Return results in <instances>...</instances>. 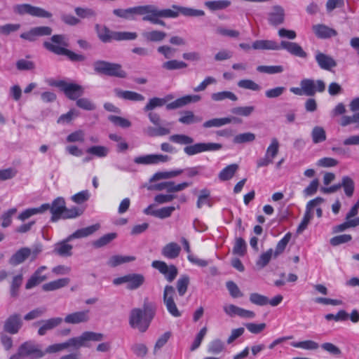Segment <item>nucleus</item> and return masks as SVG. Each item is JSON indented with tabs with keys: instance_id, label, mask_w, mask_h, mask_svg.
<instances>
[{
	"instance_id": "nucleus-1",
	"label": "nucleus",
	"mask_w": 359,
	"mask_h": 359,
	"mask_svg": "<svg viewBox=\"0 0 359 359\" xmlns=\"http://www.w3.org/2000/svg\"><path fill=\"white\" fill-rule=\"evenodd\" d=\"M104 338V335L102 333L87 331L65 342L49 345L44 351L43 350V352H45L46 355L58 353L69 348L79 350L81 347H89V341H101Z\"/></svg>"
},
{
	"instance_id": "nucleus-2",
	"label": "nucleus",
	"mask_w": 359,
	"mask_h": 359,
	"mask_svg": "<svg viewBox=\"0 0 359 359\" xmlns=\"http://www.w3.org/2000/svg\"><path fill=\"white\" fill-rule=\"evenodd\" d=\"M156 313V306L154 303L144 300L143 309L135 308L130 311L129 325L133 329L140 332L147 330Z\"/></svg>"
},
{
	"instance_id": "nucleus-3",
	"label": "nucleus",
	"mask_w": 359,
	"mask_h": 359,
	"mask_svg": "<svg viewBox=\"0 0 359 359\" xmlns=\"http://www.w3.org/2000/svg\"><path fill=\"white\" fill-rule=\"evenodd\" d=\"M252 48L255 50H262L285 49L290 54L299 57L304 58L307 56L306 53L298 43L287 41H282L279 44L273 40H257L252 43Z\"/></svg>"
},
{
	"instance_id": "nucleus-4",
	"label": "nucleus",
	"mask_w": 359,
	"mask_h": 359,
	"mask_svg": "<svg viewBox=\"0 0 359 359\" xmlns=\"http://www.w3.org/2000/svg\"><path fill=\"white\" fill-rule=\"evenodd\" d=\"M180 15L177 8L158 9L153 4L147 5V15L142 18L144 21H149L154 25L165 26V22L161 18H176Z\"/></svg>"
},
{
	"instance_id": "nucleus-5",
	"label": "nucleus",
	"mask_w": 359,
	"mask_h": 359,
	"mask_svg": "<svg viewBox=\"0 0 359 359\" xmlns=\"http://www.w3.org/2000/svg\"><path fill=\"white\" fill-rule=\"evenodd\" d=\"M13 11L15 14L19 15H29L32 17L50 18L52 13L45 9L32 6L29 4H16L13 7Z\"/></svg>"
},
{
	"instance_id": "nucleus-6",
	"label": "nucleus",
	"mask_w": 359,
	"mask_h": 359,
	"mask_svg": "<svg viewBox=\"0 0 359 359\" xmlns=\"http://www.w3.org/2000/svg\"><path fill=\"white\" fill-rule=\"evenodd\" d=\"M145 277L142 273H131L123 276L114 278L113 283L116 285L126 284L129 290H135L144 285Z\"/></svg>"
},
{
	"instance_id": "nucleus-7",
	"label": "nucleus",
	"mask_w": 359,
	"mask_h": 359,
	"mask_svg": "<svg viewBox=\"0 0 359 359\" xmlns=\"http://www.w3.org/2000/svg\"><path fill=\"white\" fill-rule=\"evenodd\" d=\"M175 288L170 285L165 286L163 290V300L168 313L175 318L180 317L182 313L178 309L174 297L175 296Z\"/></svg>"
},
{
	"instance_id": "nucleus-8",
	"label": "nucleus",
	"mask_w": 359,
	"mask_h": 359,
	"mask_svg": "<svg viewBox=\"0 0 359 359\" xmlns=\"http://www.w3.org/2000/svg\"><path fill=\"white\" fill-rule=\"evenodd\" d=\"M51 85L60 88L65 93L66 96L72 100H77L84 93L81 86L72 83H67L65 81H55L51 83Z\"/></svg>"
},
{
	"instance_id": "nucleus-9",
	"label": "nucleus",
	"mask_w": 359,
	"mask_h": 359,
	"mask_svg": "<svg viewBox=\"0 0 359 359\" xmlns=\"http://www.w3.org/2000/svg\"><path fill=\"white\" fill-rule=\"evenodd\" d=\"M113 14L118 18L128 20H134L137 15H147V5L138 6L126 9L116 8L113 10Z\"/></svg>"
},
{
	"instance_id": "nucleus-10",
	"label": "nucleus",
	"mask_w": 359,
	"mask_h": 359,
	"mask_svg": "<svg viewBox=\"0 0 359 359\" xmlns=\"http://www.w3.org/2000/svg\"><path fill=\"white\" fill-rule=\"evenodd\" d=\"M23 326L22 316L18 313L9 315L4 322L3 330L10 334H18Z\"/></svg>"
},
{
	"instance_id": "nucleus-11",
	"label": "nucleus",
	"mask_w": 359,
	"mask_h": 359,
	"mask_svg": "<svg viewBox=\"0 0 359 359\" xmlns=\"http://www.w3.org/2000/svg\"><path fill=\"white\" fill-rule=\"evenodd\" d=\"M25 358L31 359H39L45 356V352H43L40 344L34 341H26L19 346Z\"/></svg>"
},
{
	"instance_id": "nucleus-12",
	"label": "nucleus",
	"mask_w": 359,
	"mask_h": 359,
	"mask_svg": "<svg viewBox=\"0 0 359 359\" xmlns=\"http://www.w3.org/2000/svg\"><path fill=\"white\" fill-rule=\"evenodd\" d=\"M323 201L324 199L323 198L316 197V198L308 202L306 204L304 215L297 230L298 233H301L304 230L306 229L310 220L313 217L312 210L314 207L320 205L323 203Z\"/></svg>"
},
{
	"instance_id": "nucleus-13",
	"label": "nucleus",
	"mask_w": 359,
	"mask_h": 359,
	"mask_svg": "<svg viewBox=\"0 0 359 359\" xmlns=\"http://www.w3.org/2000/svg\"><path fill=\"white\" fill-rule=\"evenodd\" d=\"M151 266L162 273L169 282H172L177 277L178 271L175 265H168L165 262L155 260L152 262Z\"/></svg>"
},
{
	"instance_id": "nucleus-14",
	"label": "nucleus",
	"mask_w": 359,
	"mask_h": 359,
	"mask_svg": "<svg viewBox=\"0 0 359 359\" xmlns=\"http://www.w3.org/2000/svg\"><path fill=\"white\" fill-rule=\"evenodd\" d=\"M300 86L306 96H313L317 91L322 93L325 89V84L322 80H317L316 84L313 80L304 79L301 81Z\"/></svg>"
},
{
	"instance_id": "nucleus-15",
	"label": "nucleus",
	"mask_w": 359,
	"mask_h": 359,
	"mask_svg": "<svg viewBox=\"0 0 359 359\" xmlns=\"http://www.w3.org/2000/svg\"><path fill=\"white\" fill-rule=\"evenodd\" d=\"M43 46L46 49L57 55H66L70 60L73 62L83 61L85 60L84 55L75 53L65 48L53 45L48 41L44 42Z\"/></svg>"
},
{
	"instance_id": "nucleus-16",
	"label": "nucleus",
	"mask_w": 359,
	"mask_h": 359,
	"mask_svg": "<svg viewBox=\"0 0 359 359\" xmlns=\"http://www.w3.org/2000/svg\"><path fill=\"white\" fill-rule=\"evenodd\" d=\"M224 313L229 317L233 318L236 316L246 319H252L255 313L250 310H246L233 304H225L223 306Z\"/></svg>"
},
{
	"instance_id": "nucleus-17",
	"label": "nucleus",
	"mask_w": 359,
	"mask_h": 359,
	"mask_svg": "<svg viewBox=\"0 0 359 359\" xmlns=\"http://www.w3.org/2000/svg\"><path fill=\"white\" fill-rule=\"evenodd\" d=\"M170 160V157L163 154H148L135 158L134 162L137 164H158L165 163Z\"/></svg>"
},
{
	"instance_id": "nucleus-18",
	"label": "nucleus",
	"mask_w": 359,
	"mask_h": 359,
	"mask_svg": "<svg viewBox=\"0 0 359 359\" xmlns=\"http://www.w3.org/2000/svg\"><path fill=\"white\" fill-rule=\"evenodd\" d=\"M268 22L273 27H277L283 24L285 21V10L280 6H273L271 11L268 13Z\"/></svg>"
},
{
	"instance_id": "nucleus-19",
	"label": "nucleus",
	"mask_w": 359,
	"mask_h": 359,
	"mask_svg": "<svg viewBox=\"0 0 359 359\" xmlns=\"http://www.w3.org/2000/svg\"><path fill=\"white\" fill-rule=\"evenodd\" d=\"M66 203L62 197H57L55 198L50 205V210L52 217L51 220L55 222L59 219L60 217L62 218V215L65 210Z\"/></svg>"
},
{
	"instance_id": "nucleus-20",
	"label": "nucleus",
	"mask_w": 359,
	"mask_h": 359,
	"mask_svg": "<svg viewBox=\"0 0 359 359\" xmlns=\"http://www.w3.org/2000/svg\"><path fill=\"white\" fill-rule=\"evenodd\" d=\"M62 321L63 319L62 318L55 317L39 322L38 323H39L41 326L38 330V334L39 336L46 335L48 332L59 326L62 323Z\"/></svg>"
},
{
	"instance_id": "nucleus-21",
	"label": "nucleus",
	"mask_w": 359,
	"mask_h": 359,
	"mask_svg": "<svg viewBox=\"0 0 359 359\" xmlns=\"http://www.w3.org/2000/svg\"><path fill=\"white\" fill-rule=\"evenodd\" d=\"M201 96L198 95H186L168 104L166 109L168 110H172L181 108L191 102H197L201 100Z\"/></svg>"
},
{
	"instance_id": "nucleus-22",
	"label": "nucleus",
	"mask_w": 359,
	"mask_h": 359,
	"mask_svg": "<svg viewBox=\"0 0 359 359\" xmlns=\"http://www.w3.org/2000/svg\"><path fill=\"white\" fill-rule=\"evenodd\" d=\"M46 269V266H41L38 268L27 280L25 288L29 290L45 281L48 277L46 275H42V273Z\"/></svg>"
},
{
	"instance_id": "nucleus-23",
	"label": "nucleus",
	"mask_w": 359,
	"mask_h": 359,
	"mask_svg": "<svg viewBox=\"0 0 359 359\" xmlns=\"http://www.w3.org/2000/svg\"><path fill=\"white\" fill-rule=\"evenodd\" d=\"M316 60L319 67L325 70H330L337 66V62L333 57L319 51L316 53Z\"/></svg>"
},
{
	"instance_id": "nucleus-24",
	"label": "nucleus",
	"mask_w": 359,
	"mask_h": 359,
	"mask_svg": "<svg viewBox=\"0 0 359 359\" xmlns=\"http://www.w3.org/2000/svg\"><path fill=\"white\" fill-rule=\"evenodd\" d=\"M31 255V249L27 247L22 248L16 251L9 259L11 265L17 266L24 262Z\"/></svg>"
},
{
	"instance_id": "nucleus-25",
	"label": "nucleus",
	"mask_w": 359,
	"mask_h": 359,
	"mask_svg": "<svg viewBox=\"0 0 359 359\" xmlns=\"http://www.w3.org/2000/svg\"><path fill=\"white\" fill-rule=\"evenodd\" d=\"M100 226L99 224H95L86 228L78 229L74 233L69 235L66 238V241H71L72 240L75 238L87 237L95 233L96 231H97L100 229Z\"/></svg>"
},
{
	"instance_id": "nucleus-26",
	"label": "nucleus",
	"mask_w": 359,
	"mask_h": 359,
	"mask_svg": "<svg viewBox=\"0 0 359 359\" xmlns=\"http://www.w3.org/2000/svg\"><path fill=\"white\" fill-rule=\"evenodd\" d=\"M313 31L316 36L320 39H327L337 35V32L325 25H316L313 26Z\"/></svg>"
},
{
	"instance_id": "nucleus-27",
	"label": "nucleus",
	"mask_w": 359,
	"mask_h": 359,
	"mask_svg": "<svg viewBox=\"0 0 359 359\" xmlns=\"http://www.w3.org/2000/svg\"><path fill=\"white\" fill-rule=\"evenodd\" d=\"M232 121L241 122V120L236 117L215 118L204 122L203 127L205 128H210L213 127L219 128L222 126L229 124Z\"/></svg>"
},
{
	"instance_id": "nucleus-28",
	"label": "nucleus",
	"mask_w": 359,
	"mask_h": 359,
	"mask_svg": "<svg viewBox=\"0 0 359 359\" xmlns=\"http://www.w3.org/2000/svg\"><path fill=\"white\" fill-rule=\"evenodd\" d=\"M88 311H82L69 313L66 316L64 321L69 324H78L89 320Z\"/></svg>"
},
{
	"instance_id": "nucleus-29",
	"label": "nucleus",
	"mask_w": 359,
	"mask_h": 359,
	"mask_svg": "<svg viewBox=\"0 0 359 359\" xmlns=\"http://www.w3.org/2000/svg\"><path fill=\"white\" fill-rule=\"evenodd\" d=\"M181 252V247L176 243L171 242L166 244L161 250L163 257L173 259L177 258Z\"/></svg>"
},
{
	"instance_id": "nucleus-30",
	"label": "nucleus",
	"mask_w": 359,
	"mask_h": 359,
	"mask_svg": "<svg viewBox=\"0 0 359 359\" xmlns=\"http://www.w3.org/2000/svg\"><path fill=\"white\" fill-rule=\"evenodd\" d=\"M114 92L116 97L126 100L143 101L144 97L138 93L130 90H123L120 88H115Z\"/></svg>"
},
{
	"instance_id": "nucleus-31",
	"label": "nucleus",
	"mask_w": 359,
	"mask_h": 359,
	"mask_svg": "<svg viewBox=\"0 0 359 359\" xmlns=\"http://www.w3.org/2000/svg\"><path fill=\"white\" fill-rule=\"evenodd\" d=\"M50 208V204L44 203L38 208H28L22 211L18 217V219L21 221H25L27 219H29L33 215L42 214L44 212L47 211Z\"/></svg>"
},
{
	"instance_id": "nucleus-32",
	"label": "nucleus",
	"mask_w": 359,
	"mask_h": 359,
	"mask_svg": "<svg viewBox=\"0 0 359 359\" xmlns=\"http://www.w3.org/2000/svg\"><path fill=\"white\" fill-rule=\"evenodd\" d=\"M173 98L172 95H168L163 98L153 97L149 100V102L144 107V111H150L156 107H163L166 102Z\"/></svg>"
},
{
	"instance_id": "nucleus-33",
	"label": "nucleus",
	"mask_w": 359,
	"mask_h": 359,
	"mask_svg": "<svg viewBox=\"0 0 359 359\" xmlns=\"http://www.w3.org/2000/svg\"><path fill=\"white\" fill-rule=\"evenodd\" d=\"M172 8H177L180 12V14H182L185 17L196 18L205 15V12L203 10L181 6L176 4L172 5Z\"/></svg>"
},
{
	"instance_id": "nucleus-34",
	"label": "nucleus",
	"mask_w": 359,
	"mask_h": 359,
	"mask_svg": "<svg viewBox=\"0 0 359 359\" xmlns=\"http://www.w3.org/2000/svg\"><path fill=\"white\" fill-rule=\"evenodd\" d=\"M69 283V279L68 278H62L43 284L42 289L45 292L54 291L67 286Z\"/></svg>"
},
{
	"instance_id": "nucleus-35",
	"label": "nucleus",
	"mask_w": 359,
	"mask_h": 359,
	"mask_svg": "<svg viewBox=\"0 0 359 359\" xmlns=\"http://www.w3.org/2000/svg\"><path fill=\"white\" fill-rule=\"evenodd\" d=\"M136 259L135 256L116 255L111 257L107 261V265L111 267H116L118 265L133 262Z\"/></svg>"
},
{
	"instance_id": "nucleus-36",
	"label": "nucleus",
	"mask_w": 359,
	"mask_h": 359,
	"mask_svg": "<svg viewBox=\"0 0 359 359\" xmlns=\"http://www.w3.org/2000/svg\"><path fill=\"white\" fill-rule=\"evenodd\" d=\"M143 132L149 137L164 136L170 133V128L165 126L156 128L148 126L143 130Z\"/></svg>"
},
{
	"instance_id": "nucleus-37",
	"label": "nucleus",
	"mask_w": 359,
	"mask_h": 359,
	"mask_svg": "<svg viewBox=\"0 0 359 359\" xmlns=\"http://www.w3.org/2000/svg\"><path fill=\"white\" fill-rule=\"evenodd\" d=\"M142 35L143 38L149 42L162 41L167 36L165 32L159 30L144 32Z\"/></svg>"
},
{
	"instance_id": "nucleus-38",
	"label": "nucleus",
	"mask_w": 359,
	"mask_h": 359,
	"mask_svg": "<svg viewBox=\"0 0 359 359\" xmlns=\"http://www.w3.org/2000/svg\"><path fill=\"white\" fill-rule=\"evenodd\" d=\"M202 121L203 118L201 116H196L191 111H184L179 118L181 123L186 125L201 123Z\"/></svg>"
},
{
	"instance_id": "nucleus-39",
	"label": "nucleus",
	"mask_w": 359,
	"mask_h": 359,
	"mask_svg": "<svg viewBox=\"0 0 359 359\" xmlns=\"http://www.w3.org/2000/svg\"><path fill=\"white\" fill-rule=\"evenodd\" d=\"M231 4V1L229 0H216V1H208L205 2V6L212 11L223 10Z\"/></svg>"
},
{
	"instance_id": "nucleus-40",
	"label": "nucleus",
	"mask_w": 359,
	"mask_h": 359,
	"mask_svg": "<svg viewBox=\"0 0 359 359\" xmlns=\"http://www.w3.org/2000/svg\"><path fill=\"white\" fill-rule=\"evenodd\" d=\"M95 29L99 39L104 43L109 42L111 39H114V32L105 26H100L99 25H95Z\"/></svg>"
},
{
	"instance_id": "nucleus-41",
	"label": "nucleus",
	"mask_w": 359,
	"mask_h": 359,
	"mask_svg": "<svg viewBox=\"0 0 359 359\" xmlns=\"http://www.w3.org/2000/svg\"><path fill=\"white\" fill-rule=\"evenodd\" d=\"M68 241H64L55 245L54 252L62 257H69L72 255V245L67 244Z\"/></svg>"
},
{
	"instance_id": "nucleus-42",
	"label": "nucleus",
	"mask_w": 359,
	"mask_h": 359,
	"mask_svg": "<svg viewBox=\"0 0 359 359\" xmlns=\"http://www.w3.org/2000/svg\"><path fill=\"white\" fill-rule=\"evenodd\" d=\"M340 188L343 187L345 194L348 197H351L353 194L355 185L353 180L348 176H344L339 183Z\"/></svg>"
},
{
	"instance_id": "nucleus-43",
	"label": "nucleus",
	"mask_w": 359,
	"mask_h": 359,
	"mask_svg": "<svg viewBox=\"0 0 359 359\" xmlns=\"http://www.w3.org/2000/svg\"><path fill=\"white\" fill-rule=\"evenodd\" d=\"M106 75L116 76L118 78H126V72L122 69L121 66L116 63H109Z\"/></svg>"
},
{
	"instance_id": "nucleus-44",
	"label": "nucleus",
	"mask_w": 359,
	"mask_h": 359,
	"mask_svg": "<svg viewBox=\"0 0 359 359\" xmlns=\"http://www.w3.org/2000/svg\"><path fill=\"white\" fill-rule=\"evenodd\" d=\"M238 168L237 164H231L224 168L219 174V178L222 181L229 180L233 177Z\"/></svg>"
},
{
	"instance_id": "nucleus-45",
	"label": "nucleus",
	"mask_w": 359,
	"mask_h": 359,
	"mask_svg": "<svg viewBox=\"0 0 359 359\" xmlns=\"http://www.w3.org/2000/svg\"><path fill=\"white\" fill-rule=\"evenodd\" d=\"M211 98L215 102L222 101L226 99H229L232 101L238 100V97L233 93L226 90L212 93L211 95Z\"/></svg>"
},
{
	"instance_id": "nucleus-46",
	"label": "nucleus",
	"mask_w": 359,
	"mask_h": 359,
	"mask_svg": "<svg viewBox=\"0 0 359 359\" xmlns=\"http://www.w3.org/2000/svg\"><path fill=\"white\" fill-rule=\"evenodd\" d=\"M189 285V278L186 275L180 276L176 283V288L179 296L183 297L186 294Z\"/></svg>"
},
{
	"instance_id": "nucleus-47",
	"label": "nucleus",
	"mask_w": 359,
	"mask_h": 359,
	"mask_svg": "<svg viewBox=\"0 0 359 359\" xmlns=\"http://www.w3.org/2000/svg\"><path fill=\"white\" fill-rule=\"evenodd\" d=\"M291 346L295 348H300L304 350H316L319 345L317 342L312 340H306L302 341H294L291 343Z\"/></svg>"
},
{
	"instance_id": "nucleus-48",
	"label": "nucleus",
	"mask_w": 359,
	"mask_h": 359,
	"mask_svg": "<svg viewBox=\"0 0 359 359\" xmlns=\"http://www.w3.org/2000/svg\"><path fill=\"white\" fill-rule=\"evenodd\" d=\"M176 209H180V205L175 206H168L160 208L158 210H154V216L160 219H165L169 217L173 211Z\"/></svg>"
},
{
	"instance_id": "nucleus-49",
	"label": "nucleus",
	"mask_w": 359,
	"mask_h": 359,
	"mask_svg": "<svg viewBox=\"0 0 359 359\" xmlns=\"http://www.w3.org/2000/svg\"><path fill=\"white\" fill-rule=\"evenodd\" d=\"M109 148L104 146H93L89 147L86 152L99 158H103L108 155Z\"/></svg>"
},
{
	"instance_id": "nucleus-50",
	"label": "nucleus",
	"mask_w": 359,
	"mask_h": 359,
	"mask_svg": "<svg viewBox=\"0 0 359 359\" xmlns=\"http://www.w3.org/2000/svg\"><path fill=\"white\" fill-rule=\"evenodd\" d=\"M117 236V234L116 233H109L107 234H105L98 238L97 240L93 242V246L97 248H102L107 244H109L110 242H111L114 239H115Z\"/></svg>"
},
{
	"instance_id": "nucleus-51",
	"label": "nucleus",
	"mask_w": 359,
	"mask_h": 359,
	"mask_svg": "<svg viewBox=\"0 0 359 359\" xmlns=\"http://www.w3.org/2000/svg\"><path fill=\"white\" fill-rule=\"evenodd\" d=\"M170 141L184 145L191 144L194 142V139L187 135L175 134L169 137Z\"/></svg>"
},
{
	"instance_id": "nucleus-52",
	"label": "nucleus",
	"mask_w": 359,
	"mask_h": 359,
	"mask_svg": "<svg viewBox=\"0 0 359 359\" xmlns=\"http://www.w3.org/2000/svg\"><path fill=\"white\" fill-rule=\"evenodd\" d=\"M311 136L313 143L318 144L324 142L326 140V133L325 130L320 126H316L313 128Z\"/></svg>"
},
{
	"instance_id": "nucleus-53",
	"label": "nucleus",
	"mask_w": 359,
	"mask_h": 359,
	"mask_svg": "<svg viewBox=\"0 0 359 359\" xmlns=\"http://www.w3.org/2000/svg\"><path fill=\"white\" fill-rule=\"evenodd\" d=\"M247 245L244 239L242 238H236L233 248V253L238 256L243 257L246 252Z\"/></svg>"
},
{
	"instance_id": "nucleus-54",
	"label": "nucleus",
	"mask_w": 359,
	"mask_h": 359,
	"mask_svg": "<svg viewBox=\"0 0 359 359\" xmlns=\"http://www.w3.org/2000/svg\"><path fill=\"white\" fill-rule=\"evenodd\" d=\"M292 235L290 233H286L284 237L278 243L276 250L273 252V257H276L285 250L287 245L290 241Z\"/></svg>"
},
{
	"instance_id": "nucleus-55",
	"label": "nucleus",
	"mask_w": 359,
	"mask_h": 359,
	"mask_svg": "<svg viewBox=\"0 0 359 359\" xmlns=\"http://www.w3.org/2000/svg\"><path fill=\"white\" fill-rule=\"evenodd\" d=\"M238 86L243 89L251 90L253 91H259L261 87L259 84L250 79H242L238 82Z\"/></svg>"
},
{
	"instance_id": "nucleus-56",
	"label": "nucleus",
	"mask_w": 359,
	"mask_h": 359,
	"mask_svg": "<svg viewBox=\"0 0 359 359\" xmlns=\"http://www.w3.org/2000/svg\"><path fill=\"white\" fill-rule=\"evenodd\" d=\"M162 67L167 70H175L186 68L187 67V64L183 61L172 60L165 62L162 65Z\"/></svg>"
},
{
	"instance_id": "nucleus-57",
	"label": "nucleus",
	"mask_w": 359,
	"mask_h": 359,
	"mask_svg": "<svg viewBox=\"0 0 359 359\" xmlns=\"http://www.w3.org/2000/svg\"><path fill=\"white\" fill-rule=\"evenodd\" d=\"M257 70L261 73H265L268 74H278L283 72V67L281 65L275 66H266L260 65L257 67Z\"/></svg>"
},
{
	"instance_id": "nucleus-58",
	"label": "nucleus",
	"mask_w": 359,
	"mask_h": 359,
	"mask_svg": "<svg viewBox=\"0 0 359 359\" xmlns=\"http://www.w3.org/2000/svg\"><path fill=\"white\" fill-rule=\"evenodd\" d=\"M273 255V251L272 249H269L266 252L262 253L259 256L258 260L257 261V263H256L257 266L259 269H262V268L265 267L270 262Z\"/></svg>"
},
{
	"instance_id": "nucleus-59",
	"label": "nucleus",
	"mask_w": 359,
	"mask_h": 359,
	"mask_svg": "<svg viewBox=\"0 0 359 359\" xmlns=\"http://www.w3.org/2000/svg\"><path fill=\"white\" fill-rule=\"evenodd\" d=\"M250 301L252 304L258 306H265L269 304V298L257 292H253L250 294Z\"/></svg>"
},
{
	"instance_id": "nucleus-60",
	"label": "nucleus",
	"mask_w": 359,
	"mask_h": 359,
	"mask_svg": "<svg viewBox=\"0 0 359 359\" xmlns=\"http://www.w3.org/2000/svg\"><path fill=\"white\" fill-rule=\"evenodd\" d=\"M255 140V135L252 133H244L236 135L233 138V142L236 144H242L251 142Z\"/></svg>"
},
{
	"instance_id": "nucleus-61",
	"label": "nucleus",
	"mask_w": 359,
	"mask_h": 359,
	"mask_svg": "<svg viewBox=\"0 0 359 359\" xmlns=\"http://www.w3.org/2000/svg\"><path fill=\"white\" fill-rule=\"evenodd\" d=\"M352 240V236L350 234H341L334 236L330 240V243L332 246H338L339 245L347 243Z\"/></svg>"
},
{
	"instance_id": "nucleus-62",
	"label": "nucleus",
	"mask_w": 359,
	"mask_h": 359,
	"mask_svg": "<svg viewBox=\"0 0 359 359\" xmlns=\"http://www.w3.org/2000/svg\"><path fill=\"white\" fill-rule=\"evenodd\" d=\"M224 349V342L220 339H215L210 343L208 351L210 353L217 354L221 353Z\"/></svg>"
},
{
	"instance_id": "nucleus-63",
	"label": "nucleus",
	"mask_w": 359,
	"mask_h": 359,
	"mask_svg": "<svg viewBox=\"0 0 359 359\" xmlns=\"http://www.w3.org/2000/svg\"><path fill=\"white\" fill-rule=\"evenodd\" d=\"M210 191L207 189H203L201 190L200 194L198 197L196 206L198 208H201L203 205L207 204L209 206H211L210 203L209 202L208 198L210 197Z\"/></svg>"
},
{
	"instance_id": "nucleus-64",
	"label": "nucleus",
	"mask_w": 359,
	"mask_h": 359,
	"mask_svg": "<svg viewBox=\"0 0 359 359\" xmlns=\"http://www.w3.org/2000/svg\"><path fill=\"white\" fill-rule=\"evenodd\" d=\"M90 194L88 190L81 191L71 197L73 202L77 204H82L84 202L88 201L90 198Z\"/></svg>"
}]
</instances>
